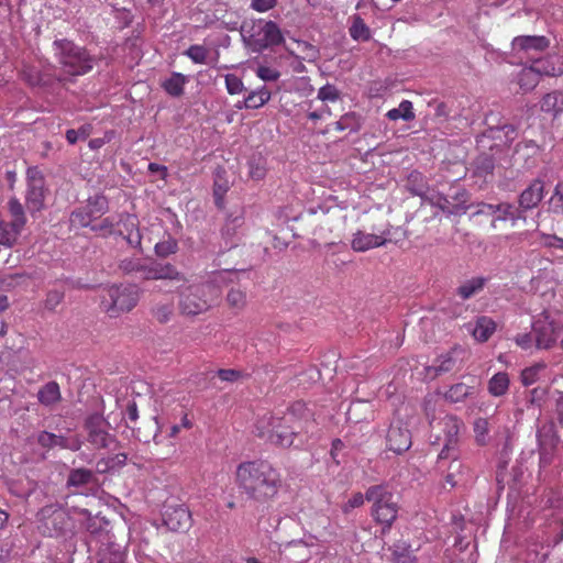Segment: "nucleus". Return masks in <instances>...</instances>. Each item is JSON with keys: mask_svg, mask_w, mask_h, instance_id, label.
I'll use <instances>...</instances> for the list:
<instances>
[{"mask_svg": "<svg viewBox=\"0 0 563 563\" xmlns=\"http://www.w3.org/2000/svg\"><path fill=\"white\" fill-rule=\"evenodd\" d=\"M350 22L349 34L354 41L368 42L372 38V31L361 15H352Z\"/></svg>", "mask_w": 563, "mask_h": 563, "instance_id": "obj_24", "label": "nucleus"}, {"mask_svg": "<svg viewBox=\"0 0 563 563\" xmlns=\"http://www.w3.org/2000/svg\"><path fill=\"white\" fill-rule=\"evenodd\" d=\"M21 75L22 79L32 87H47L51 84V79L34 67H24Z\"/></svg>", "mask_w": 563, "mask_h": 563, "instance_id": "obj_36", "label": "nucleus"}, {"mask_svg": "<svg viewBox=\"0 0 563 563\" xmlns=\"http://www.w3.org/2000/svg\"><path fill=\"white\" fill-rule=\"evenodd\" d=\"M228 306L236 312L243 310L246 306V294L238 288H231L227 294Z\"/></svg>", "mask_w": 563, "mask_h": 563, "instance_id": "obj_43", "label": "nucleus"}, {"mask_svg": "<svg viewBox=\"0 0 563 563\" xmlns=\"http://www.w3.org/2000/svg\"><path fill=\"white\" fill-rule=\"evenodd\" d=\"M8 209L11 217L9 221L10 225L21 234L25 223L26 217L24 212V208L18 198L13 197L8 201Z\"/></svg>", "mask_w": 563, "mask_h": 563, "instance_id": "obj_27", "label": "nucleus"}, {"mask_svg": "<svg viewBox=\"0 0 563 563\" xmlns=\"http://www.w3.org/2000/svg\"><path fill=\"white\" fill-rule=\"evenodd\" d=\"M318 533V539L321 541H328L334 536V532L330 529V519L328 517H320L318 520L317 528L314 529Z\"/></svg>", "mask_w": 563, "mask_h": 563, "instance_id": "obj_52", "label": "nucleus"}, {"mask_svg": "<svg viewBox=\"0 0 563 563\" xmlns=\"http://www.w3.org/2000/svg\"><path fill=\"white\" fill-rule=\"evenodd\" d=\"M163 521L170 531L185 532L191 527V512L184 505L167 506L163 514Z\"/></svg>", "mask_w": 563, "mask_h": 563, "instance_id": "obj_15", "label": "nucleus"}, {"mask_svg": "<svg viewBox=\"0 0 563 563\" xmlns=\"http://www.w3.org/2000/svg\"><path fill=\"white\" fill-rule=\"evenodd\" d=\"M455 366V358L452 356V352L440 355L433 362V364L427 367V375L434 378L441 374L451 372Z\"/></svg>", "mask_w": 563, "mask_h": 563, "instance_id": "obj_26", "label": "nucleus"}, {"mask_svg": "<svg viewBox=\"0 0 563 563\" xmlns=\"http://www.w3.org/2000/svg\"><path fill=\"white\" fill-rule=\"evenodd\" d=\"M93 209L88 205L84 208L76 209L70 214V222L73 225H78L81 228H87L92 225L95 221Z\"/></svg>", "mask_w": 563, "mask_h": 563, "instance_id": "obj_34", "label": "nucleus"}, {"mask_svg": "<svg viewBox=\"0 0 563 563\" xmlns=\"http://www.w3.org/2000/svg\"><path fill=\"white\" fill-rule=\"evenodd\" d=\"M217 376L222 382L234 383V382L239 380L242 377V373L240 371L231 369V368L219 369L217 372Z\"/></svg>", "mask_w": 563, "mask_h": 563, "instance_id": "obj_62", "label": "nucleus"}, {"mask_svg": "<svg viewBox=\"0 0 563 563\" xmlns=\"http://www.w3.org/2000/svg\"><path fill=\"white\" fill-rule=\"evenodd\" d=\"M486 207L488 212L498 213L496 220H510L512 223H515L517 220L525 218L523 211L519 205L516 207L509 202H501L498 205H487Z\"/></svg>", "mask_w": 563, "mask_h": 563, "instance_id": "obj_20", "label": "nucleus"}, {"mask_svg": "<svg viewBox=\"0 0 563 563\" xmlns=\"http://www.w3.org/2000/svg\"><path fill=\"white\" fill-rule=\"evenodd\" d=\"M20 233L13 229L9 222L0 220V244L4 246H12Z\"/></svg>", "mask_w": 563, "mask_h": 563, "instance_id": "obj_44", "label": "nucleus"}, {"mask_svg": "<svg viewBox=\"0 0 563 563\" xmlns=\"http://www.w3.org/2000/svg\"><path fill=\"white\" fill-rule=\"evenodd\" d=\"M509 376L505 372L496 373L488 382V391L494 397L504 396L509 389Z\"/></svg>", "mask_w": 563, "mask_h": 563, "instance_id": "obj_33", "label": "nucleus"}, {"mask_svg": "<svg viewBox=\"0 0 563 563\" xmlns=\"http://www.w3.org/2000/svg\"><path fill=\"white\" fill-rule=\"evenodd\" d=\"M544 181L540 178H536L521 191L518 198V205L523 213L539 206L544 198Z\"/></svg>", "mask_w": 563, "mask_h": 563, "instance_id": "obj_18", "label": "nucleus"}, {"mask_svg": "<svg viewBox=\"0 0 563 563\" xmlns=\"http://www.w3.org/2000/svg\"><path fill=\"white\" fill-rule=\"evenodd\" d=\"M277 4V0H252L251 8L257 12H267L274 9Z\"/></svg>", "mask_w": 563, "mask_h": 563, "instance_id": "obj_63", "label": "nucleus"}, {"mask_svg": "<svg viewBox=\"0 0 563 563\" xmlns=\"http://www.w3.org/2000/svg\"><path fill=\"white\" fill-rule=\"evenodd\" d=\"M488 432H489L488 420L485 418H477L474 421V433H475L476 442L479 445L486 444V438L488 435Z\"/></svg>", "mask_w": 563, "mask_h": 563, "instance_id": "obj_48", "label": "nucleus"}, {"mask_svg": "<svg viewBox=\"0 0 563 563\" xmlns=\"http://www.w3.org/2000/svg\"><path fill=\"white\" fill-rule=\"evenodd\" d=\"M473 393V387L465 383H457L450 387L445 393V399L451 402H460L465 400Z\"/></svg>", "mask_w": 563, "mask_h": 563, "instance_id": "obj_39", "label": "nucleus"}, {"mask_svg": "<svg viewBox=\"0 0 563 563\" xmlns=\"http://www.w3.org/2000/svg\"><path fill=\"white\" fill-rule=\"evenodd\" d=\"M487 278L478 276L473 277L468 280H465L462 285H460L456 289V295L463 299L467 300L482 291L487 283Z\"/></svg>", "mask_w": 563, "mask_h": 563, "instance_id": "obj_25", "label": "nucleus"}, {"mask_svg": "<svg viewBox=\"0 0 563 563\" xmlns=\"http://www.w3.org/2000/svg\"><path fill=\"white\" fill-rule=\"evenodd\" d=\"M174 313V303L173 301L157 303L153 308V316L159 323H166L170 320Z\"/></svg>", "mask_w": 563, "mask_h": 563, "instance_id": "obj_46", "label": "nucleus"}, {"mask_svg": "<svg viewBox=\"0 0 563 563\" xmlns=\"http://www.w3.org/2000/svg\"><path fill=\"white\" fill-rule=\"evenodd\" d=\"M496 330L495 321L489 317H479L473 329V336L479 342H486Z\"/></svg>", "mask_w": 563, "mask_h": 563, "instance_id": "obj_30", "label": "nucleus"}, {"mask_svg": "<svg viewBox=\"0 0 563 563\" xmlns=\"http://www.w3.org/2000/svg\"><path fill=\"white\" fill-rule=\"evenodd\" d=\"M340 98V91L330 84L324 85L318 91V99L321 101H336Z\"/></svg>", "mask_w": 563, "mask_h": 563, "instance_id": "obj_57", "label": "nucleus"}, {"mask_svg": "<svg viewBox=\"0 0 563 563\" xmlns=\"http://www.w3.org/2000/svg\"><path fill=\"white\" fill-rule=\"evenodd\" d=\"M88 206L93 209V217L97 220L100 218L108 209L107 199L102 196H96L88 200Z\"/></svg>", "mask_w": 563, "mask_h": 563, "instance_id": "obj_56", "label": "nucleus"}, {"mask_svg": "<svg viewBox=\"0 0 563 563\" xmlns=\"http://www.w3.org/2000/svg\"><path fill=\"white\" fill-rule=\"evenodd\" d=\"M256 75L264 81H276L280 77V73L277 69L268 66H260L256 69Z\"/></svg>", "mask_w": 563, "mask_h": 563, "instance_id": "obj_59", "label": "nucleus"}, {"mask_svg": "<svg viewBox=\"0 0 563 563\" xmlns=\"http://www.w3.org/2000/svg\"><path fill=\"white\" fill-rule=\"evenodd\" d=\"M540 78L541 77L531 65L530 67L521 69L518 75V84L525 91H530L539 84Z\"/></svg>", "mask_w": 563, "mask_h": 563, "instance_id": "obj_35", "label": "nucleus"}, {"mask_svg": "<svg viewBox=\"0 0 563 563\" xmlns=\"http://www.w3.org/2000/svg\"><path fill=\"white\" fill-rule=\"evenodd\" d=\"M440 424L442 426V430L444 432L443 448L439 453V461H442L448 460L450 456H455L462 421L455 416L446 415L441 419Z\"/></svg>", "mask_w": 563, "mask_h": 563, "instance_id": "obj_13", "label": "nucleus"}, {"mask_svg": "<svg viewBox=\"0 0 563 563\" xmlns=\"http://www.w3.org/2000/svg\"><path fill=\"white\" fill-rule=\"evenodd\" d=\"M64 292L62 290L53 289L49 290L46 295V299L44 301L45 309L49 311H54L63 301Z\"/></svg>", "mask_w": 563, "mask_h": 563, "instance_id": "obj_54", "label": "nucleus"}, {"mask_svg": "<svg viewBox=\"0 0 563 563\" xmlns=\"http://www.w3.org/2000/svg\"><path fill=\"white\" fill-rule=\"evenodd\" d=\"M219 296V289L213 283L190 284L178 290V309L184 316H198L207 312Z\"/></svg>", "mask_w": 563, "mask_h": 563, "instance_id": "obj_3", "label": "nucleus"}, {"mask_svg": "<svg viewBox=\"0 0 563 563\" xmlns=\"http://www.w3.org/2000/svg\"><path fill=\"white\" fill-rule=\"evenodd\" d=\"M532 67L541 76H561L563 75V64L556 65L552 57L537 58Z\"/></svg>", "mask_w": 563, "mask_h": 563, "instance_id": "obj_29", "label": "nucleus"}, {"mask_svg": "<svg viewBox=\"0 0 563 563\" xmlns=\"http://www.w3.org/2000/svg\"><path fill=\"white\" fill-rule=\"evenodd\" d=\"M386 115L389 120H393V121H396L398 119H404L406 121L413 120L415 112H413L411 101L402 100L398 108L390 109Z\"/></svg>", "mask_w": 563, "mask_h": 563, "instance_id": "obj_38", "label": "nucleus"}, {"mask_svg": "<svg viewBox=\"0 0 563 563\" xmlns=\"http://www.w3.org/2000/svg\"><path fill=\"white\" fill-rule=\"evenodd\" d=\"M297 43H298V49L301 54L302 59H305L307 62H314L319 58L320 53H319V49L314 45H312L306 41H299Z\"/></svg>", "mask_w": 563, "mask_h": 563, "instance_id": "obj_49", "label": "nucleus"}, {"mask_svg": "<svg viewBox=\"0 0 563 563\" xmlns=\"http://www.w3.org/2000/svg\"><path fill=\"white\" fill-rule=\"evenodd\" d=\"M125 416L129 420L128 427L133 430L135 437L140 441H142L144 443H148L151 441V439H155L157 437V431H158L157 426H155V428L151 434H142L140 428H136L135 426H133L137 421V418H139V411H137V406H136L135 401L129 402L126 410H125ZM154 424H157L156 420H154Z\"/></svg>", "mask_w": 563, "mask_h": 563, "instance_id": "obj_22", "label": "nucleus"}, {"mask_svg": "<svg viewBox=\"0 0 563 563\" xmlns=\"http://www.w3.org/2000/svg\"><path fill=\"white\" fill-rule=\"evenodd\" d=\"M225 87L230 95H238L244 90V84L240 77L234 74L225 75Z\"/></svg>", "mask_w": 563, "mask_h": 563, "instance_id": "obj_53", "label": "nucleus"}, {"mask_svg": "<svg viewBox=\"0 0 563 563\" xmlns=\"http://www.w3.org/2000/svg\"><path fill=\"white\" fill-rule=\"evenodd\" d=\"M271 91L263 86L257 90L251 91L243 100V107L245 109H258L266 104L271 100Z\"/></svg>", "mask_w": 563, "mask_h": 563, "instance_id": "obj_31", "label": "nucleus"}, {"mask_svg": "<svg viewBox=\"0 0 563 563\" xmlns=\"http://www.w3.org/2000/svg\"><path fill=\"white\" fill-rule=\"evenodd\" d=\"M302 431L301 421L296 418L294 410L283 416L265 413L256 420L255 434L272 444L289 448Z\"/></svg>", "mask_w": 563, "mask_h": 563, "instance_id": "obj_2", "label": "nucleus"}, {"mask_svg": "<svg viewBox=\"0 0 563 563\" xmlns=\"http://www.w3.org/2000/svg\"><path fill=\"white\" fill-rule=\"evenodd\" d=\"M142 278L145 280H158V268L156 262L151 263L150 265H143L142 267Z\"/></svg>", "mask_w": 563, "mask_h": 563, "instance_id": "obj_64", "label": "nucleus"}, {"mask_svg": "<svg viewBox=\"0 0 563 563\" xmlns=\"http://www.w3.org/2000/svg\"><path fill=\"white\" fill-rule=\"evenodd\" d=\"M474 167L475 175L483 177L486 180L488 176H493L495 168L494 158L488 155H481L476 158Z\"/></svg>", "mask_w": 563, "mask_h": 563, "instance_id": "obj_41", "label": "nucleus"}, {"mask_svg": "<svg viewBox=\"0 0 563 563\" xmlns=\"http://www.w3.org/2000/svg\"><path fill=\"white\" fill-rule=\"evenodd\" d=\"M386 445L389 451L402 454L411 446L410 431L399 423L390 424L386 435Z\"/></svg>", "mask_w": 563, "mask_h": 563, "instance_id": "obj_17", "label": "nucleus"}, {"mask_svg": "<svg viewBox=\"0 0 563 563\" xmlns=\"http://www.w3.org/2000/svg\"><path fill=\"white\" fill-rule=\"evenodd\" d=\"M93 478V472L88 468H74L69 472L67 485L79 487L90 483Z\"/></svg>", "mask_w": 563, "mask_h": 563, "instance_id": "obj_40", "label": "nucleus"}, {"mask_svg": "<svg viewBox=\"0 0 563 563\" xmlns=\"http://www.w3.org/2000/svg\"><path fill=\"white\" fill-rule=\"evenodd\" d=\"M209 51L203 45H191L185 52L195 64H206Z\"/></svg>", "mask_w": 563, "mask_h": 563, "instance_id": "obj_47", "label": "nucleus"}, {"mask_svg": "<svg viewBox=\"0 0 563 563\" xmlns=\"http://www.w3.org/2000/svg\"><path fill=\"white\" fill-rule=\"evenodd\" d=\"M386 242L387 239L383 235L366 233L358 230L353 235L351 247L355 252H366L371 249L383 246L386 244Z\"/></svg>", "mask_w": 563, "mask_h": 563, "instance_id": "obj_19", "label": "nucleus"}, {"mask_svg": "<svg viewBox=\"0 0 563 563\" xmlns=\"http://www.w3.org/2000/svg\"><path fill=\"white\" fill-rule=\"evenodd\" d=\"M38 402L45 407H52L62 400L59 385L51 380L43 385L37 391Z\"/></svg>", "mask_w": 563, "mask_h": 563, "instance_id": "obj_23", "label": "nucleus"}, {"mask_svg": "<svg viewBox=\"0 0 563 563\" xmlns=\"http://www.w3.org/2000/svg\"><path fill=\"white\" fill-rule=\"evenodd\" d=\"M365 497L372 504L373 519L383 526V532L389 530L397 519L399 510L389 486L387 484L372 485L366 489Z\"/></svg>", "mask_w": 563, "mask_h": 563, "instance_id": "obj_5", "label": "nucleus"}, {"mask_svg": "<svg viewBox=\"0 0 563 563\" xmlns=\"http://www.w3.org/2000/svg\"><path fill=\"white\" fill-rule=\"evenodd\" d=\"M547 367L545 363H536L534 365L525 368L521 372V383L525 386H530L534 384L538 378L541 371H543Z\"/></svg>", "mask_w": 563, "mask_h": 563, "instance_id": "obj_45", "label": "nucleus"}, {"mask_svg": "<svg viewBox=\"0 0 563 563\" xmlns=\"http://www.w3.org/2000/svg\"><path fill=\"white\" fill-rule=\"evenodd\" d=\"M54 46L58 52V62L68 75L81 76L93 68L95 58L86 48L65 38L55 41Z\"/></svg>", "mask_w": 563, "mask_h": 563, "instance_id": "obj_6", "label": "nucleus"}, {"mask_svg": "<svg viewBox=\"0 0 563 563\" xmlns=\"http://www.w3.org/2000/svg\"><path fill=\"white\" fill-rule=\"evenodd\" d=\"M540 108L554 118L560 115L563 112V93L560 91L547 93L541 100Z\"/></svg>", "mask_w": 563, "mask_h": 563, "instance_id": "obj_28", "label": "nucleus"}, {"mask_svg": "<svg viewBox=\"0 0 563 563\" xmlns=\"http://www.w3.org/2000/svg\"><path fill=\"white\" fill-rule=\"evenodd\" d=\"M187 77L180 73H173L172 76L162 82L163 89L172 97H180L184 93V87Z\"/></svg>", "mask_w": 563, "mask_h": 563, "instance_id": "obj_32", "label": "nucleus"}, {"mask_svg": "<svg viewBox=\"0 0 563 563\" xmlns=\"http://www.w3.org/2000/svg\"><path fill=\"white\" fill-rule=\"evenodd\" d=\"M115 224H117V220L114 218L107 217V218L102 219L99 223L92 224L91 230L101 235H108V234L115 233V229H114Z\"/></svg>", "mask_w": 563, "mask_h": 563, "instance_id": "obj_51", "label": "nucleus"}, {"mask_svg": "<svg viewBox=\"0 0 563 563\" xmlns=\"http://www.w3.org/2000/svg\"><path fill=\"white\" fill-rule=\"evenodd\" d=\"M336 131H356L358 129L357 118L355 113H346L340 118L338 122H335Z\"/></svg>", "mask_w": 563, "mask_h": 563, "instance_id": "obj_50", "label": "nucleus"}, {"mask_svg": "<svg viewBox=\"0 0 563 563\" xmlns=\"http://www.w3.org/2000/svg\"><path fill=\"white\" fill-rule=\"evenodd\" d=\"M143 264L139 258H126L123 260L120 264V268L126 273H141L142 272Z\"/></svg>", "mask_w": 563, "mask_h": 563, "instance_id": "obj_61", "label": "nucleus"}, {"mask_svg": "<svg viewBox=\"0 0 563 563\" xmlns=\"http://www.w3.org/2000/svg\"><path fill=\"white\" fill-rule=\"evenodd\" d=\"M242 36L245 45L253 53H262L285 42L283 32L277 23L265 19L255 20L250 25L244 24L242 26Z\"/></svg>", "mask_w": 563, "mask_h": 563, "instance_id": "obj_4", "label": "nucleus"}, {"mask_svg": "<svg viewBox=\"0 0 563 563\" xmlns=\"http://www.w3.org/2000/svg\"><path fill=\"white\" fill-rule=\"evenodd\" d=\"M108 421L99 413H92L85 420L88 442L96 449H107L115 441L108 432Z\"/></svg>", "mask_w": 563, "mask_h": 563, "instance_id": "obj_11", "label": "nucleus"}, {"mask_svg": "<svg viewBox=\"0 0 563 563\" xmlns=\"http://www.w3.org/2000/svg\"><path fill=\"white\" fill-rule=\"evenodd\" d=\"M38 530L43 536H64L71 528V519L65 509L47 505L37 512Z\"/></svg>", "mask_w": 563, "mask_h": 563, "instance_id": "obj_8", "label": "nucleus"}, {"mask_svg": "<svg viewBox=\"0 0 563 563\" xmlns=\"http://www.w3.org/2000/svg\"><path fill=\"white\" fill-rule=\"evenodd\" d=\"M366 500V497L365 495H363L362 493L357 492V493H354L352 494V496L347 499L346 503H344L341 507L343 514H349L351 510H353L354 508H358L361 507L364 501Z\"/></svg>", "mask_w": 563, "mask_h": 563, "instance_id": "obj_58", "label": "nucleus"}, {"mask_svg": "<svg viewBox=\"0 0 563 563\" xmlns=\"http://www.w3.org/2000/svg\"><path fill=\"white\" fill-rule=\"evenodd\" d=\"M549 45L550 41L545 36L530 35L516 36L511 43L515 55L530 60L537 59V56L543 53Z\"/></svg>", "mask_w": 563, "mask_h": 563, "instance_id": "obj_12", "label": "nucleus"}, {"mask_svg": "<svg viewBox=\"0 0 563 563\" xmlns=\"http://www.w3.org/2000/svg\"><path fill=\"white\" fill-rule=\"evenodd\" d=\"M26 207L31 213H35L44 208V200L47 191L44 175L36 166L29 167L26 170Z\"/></svg>", "mask_w": 563, "mask_h": 563, "instance_id": "obj_10", "label": "nucleus"}, {"mask_svg": "<svg viewBox=\"0 0 563 563\" xmlns=\"http://www.w3.org/2000/svg\"><path fill=\"white\" fill-rule=\"evenodd\" d=\"M176 251H177V242L172 239L158 242L155 245V253L161 257H166L170 254L176 253Z\"/></svg>", "mask_w": 563, "mask_h": 563, "instance_id": "obj_55", "label": "nucleus"}, {"mask_svg": "<svg viewBox=\"0 0 563 563\" xmlns=\"http://www.w3.org/2000/svg\"><path fill=\"white\" fill-rule=\"evenodd\" d=\"M140 300V290L134 285H111L104 289L101 306L110 318L130 312Z\"/></svg>", "mask_w": 563, "mask_h": 563, "instance_id": "obj_7", "label": "nucleus"}, {"mask_svg": "<svg viewBox=\"0 0 563 563\" xmlns=\"http://www.w3.org/2000/svg\"><path fill=\"white\" fill-rule=\"evenodd\" d=\"M98 563H124L125 552L120 544H102L97 553Z\"/></svg>", "mask_w": 563, "mask_h": 563, "instance_id": "obj_21", "label": "nucleus"}, {"mask_svg": "<svg viewBox=\"0 0 563 563\" xmlns=\"http://www.w3.org/2000/svg\"><path fill=\"white\" fill-rule=\"evenodd\" d=\"M451 463L449 465L448 474L445 475L444 479L445 483L449 484L451 487H454L457 485L460 477L463 474V471L465 470L464 465L459 461V452L455 451V456H450Z\"/></svg>", "mask_w": 563, "mask_h": 563, "instance_id": "obj_37", "label": "nucleus"}, {"mask_svg": "<svg viewBox=\"0 0 563 563\" xmlns=\"http://www.w3.org/2000/svg\"><path fill=\"white\" fill-rule=\"evenodd\" d=\"M115 232L123 236L126 242L133 246H141L142 235L139 229V219L133 214H121L117 220Z\"/></svg>", "mask_w": 563, "mask_h": 563, "instance_id": "obj_16", "label": "nucleus"}, {"mask_svg": "<svg viewBox=\"0 0 563 563\" xmlns=\"http://www.w3.org/2000/svg\"><path fill=\"white\" fill-rule=\"evenodd\" d=\"M235 484L240 494L257 504L274 500L283 487V476L266 460L242 462L235 471Z\"/></svg>", "mask_w": 563, "mask_h": 563, "instance_id": "obj_1", "label": "nucleus"}, {"mask_svg": "<svg viewBox=\"0 0 563 563\" xmlns=\"http://www.w3.org/2000/svg\"><path fill=\"white\" fill-rule=\"evenodd\" d=\"M60 439V437L54 433L42 431L37 437V442L43 448H53L59 444Z\"/></svg>", "mask_w": 563, "mask_h": 563, "instance_id": "obj_60", "label": "nucleus"}, {"mask_svg": "<svg viewBox=\"0 0 563 563\" xmlns=\"http://www.w3.org/2000/svg\"><path fill=\"white\" fill-rule=\"evenodd\" d=\"M158 277L159 279H168V280H175V282H183L186 283L188 279L187 277L180 273L174 265L169 263H158Z\"/></svg>", "mask_w": 563, "mask_h": 563, "instance_id": "obj_42", "label": "nucleus"}, {"mask_svg": "<svg viewBox=\"0 0 563 563\" xmlns=\"http://www.w3.org/2000/svg\"><path fill=\"white\" fill-rule=\"evenodd\" d=\"M542 151L543 147L532 140L521 141L515 148V162L522 168L530 170L539 165Z\"/></svg>", "mask_w": 563, "mask_h": 563, "instance_id": "obj_14", "label": "nucleus"}, {"mask_svg": "<svg viewBox=\"0 0 563 563\" xmlns=\"http://www.w3.org/2000/svg\"><path fill=\"white\" fill-rule=\"evenodd\" d=\"M562 332L563 325L549 314H541L532 324L536 347L539 350L553 347Z\"/></svg>", "mask_w": 563, "mask_h": 563, "instance_id": "obj_9", "label": "nucleus"}]
</instances>
